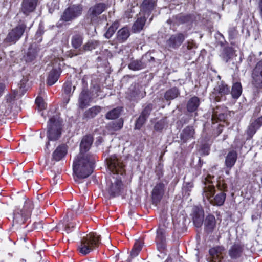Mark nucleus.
<instances>
[{
    "instance_id": "obj_23",
    "label": "nucleus",
    "mask_w": 262,
    "mask_h": 262,
    "mask_svg": "<svg viewBox=\"0 0 262 262\" xmlns=\"http://www.w3.org/2000/svg\"><path fill=\"white\" fill-rule=\"evenodd\" d=\"M39 51V48L36 44L33 43L31 45L28 49L26 56H25L26 61H32L37 56Z\"/></svg>"
},
{
    "instance_id": "obj_35",
    "label": "nucleus",
    "mask_w": 262,
    "mask_h": 262,
    "mask_svg": "<svg viewBox=\"0 0 262 262\" xmlns=\"http://www.w3.org/2000/svg\"><path fill=\"white\" fill-rule=\"evenodd\" d=\"M165 192V186L164 184L159 183L154 188L152 194V196H162Z\"/></svg>"
},
{
    "instance_id": "obj_56",
    "label": "nucleus",
    "mask_w": 262,
    "mask_h": 262,
    "mask_svg": "<svg viewBox=\"0 0 262 262\" xmlns=\"http://www.w3.org/2000/svg\"><path fill=\"white\" fill-rule=\"evenodd\" d=\"M257 128H259L262 125V116L257 119L253 122Z\"/></svg>"
},
{
    "instance_id": "obj_15",
    "label": "nucleus",
    "mask_w": 262,
    "mask_h": 262,
    "mask_svg": "<svg viewBox=\"0 0 262 262\" xmlns=\"http://www.w3.org/2000/svg\"><path fill=\"white\" fill-rule=\"evenodd\" d=\"M225 249L222 246H216L211 248L209 251L210 258L208 259V262H221L223 258V252Z\"/></svg>"
},
{
    "instance_id": "obj_30",
    "label": "nucleus",
    "mask_w": 262,
    "mask_h": 262,
    "mask_svg": "<svg viewBox=\"0 0 262 262\" xmlns=\"http://www.w3.org/2000/svg\"><path fill=\"white\" fill-rule=\"evenodd\" d=\"M194 130L192 127H186L181 134V139L183 142H186L188 140L193 137Z\"/></svg>"
},
{
    "instance_id": "obj_60",
    "label": "nucleus",
    "mask_w": 262,
    "mask_h": 262,
    "mask_svg": "<svg viewBox=\"0 0 262 262\" xmlns=\"http://www.w3.org/2000/svg\"><path fill=\"white\" fill-rule=\"evenodd\" d=\"M145 205L146 207H151V206L152 205L151 201H150L149 199L145 198Z\"/></svg>"
},
{
    "instance_id": "obj_31",
    "label": "nucleus",
    "mask_w": 262,
    "mask_h": 262,
    "mask_svg": "<svg viewBox=\"0 0 262 262\" xmlns=\"http://www.w3.org/2000/svg\"><path fill=\"white\" fill-rule=\"evenodd\" d=\"M146 65L140 60H132L128 64V68L133 71H138L144 69Z\"/></svg>"
},
{
    "instance_id": "obj_58",
    "label": "nucleus",
    "mask_w": 262,
    "mask_h": 262,
    "mask_svg": "<svg viewBox=\"0 0 262 262\" xmlns=\"http://www.w3.org/2000/svg\"><path fill=\"white\" fill-rule=\"evenodd\" d=\"M74 226H73L72 223H67L65 227V231L67 232V233H69L71 232L72 230L71 228H73Z\"/></svg>"
},
{
    "instance_id": "obj_26",
    "label": "nucleus",
    "mask_w": 262,
    "mask_h": 262,
    "mask_svg": "<svg viewBox=\"0 0 262 262\" xmlns=\"http://www.w3.org/2000/svg\"><path fill=\"white\" fill-rule=\"evenodd\" d=\"M237 154L235 151L232 150L228 153L225 159V165L227 167H232L237 160Z\"/></svg>"
},
{
    "instance_id": "obj_47",
    "label": "nucleus",
    "mask_w": 262,
    "mask_h": 262,
    "mask_svg": "<svg viewBox=\"0 0 262 262\" xmlns=\"http://www.w3.org/2000/svg\"><path fill=\"white\" fill-rule=\"evenodd\" d=\"M225 119V115L223 113L218 114L217 112L216 111H213V114L212 116V121H214L215 119L219 120H222Z\"/></svg>"
},
{
    "instance_id": "obj_12",
    "label": "nucleus",
    "mask_w": 262,
    "mask_h": 262,
    "mask_svg": "<svg viewBox=\"0 0 262 262\" xmlns=\"http://www.w3.org/2000/svg\"><path fill=\"white\" fill-rule=\"evenodd\" d=\"M253 84L257 88H262V60L256 64L252 73Z\"/></svg>"
},
{
    "instance_id": "obj_43",
    "label": "nucleus",
    "mask_w": 262,
    "mask_h": 262,
    "mask_svg": "<svg viewBox=\"0 0 262 262\" xmlns=\"http://www.w3.org/2000/svg\"><path fill=\"white\" fill-rule=\"evenodd\" d=\"M192 185L191 183H187L182 188V193L183 196H188L190 195V191L192 188Z\"/></svg>"
},
{
    "instance_id": "obj_24",
    "label": "nucleus",
    "mask_w": 262,
    "mask_h": 262,
    "mask_svg": "<svg viewBox=\"0 0 262 262\" xmlns=\"http://www.w3.org/2000/svg\"><path fill=\"white\" fill-rule=\"evenodd\" d=\"M156 6V0H144L141 6L142 12L149 14Z\"/></svg>"
},
{
    "instance_id": "obj_27",
    "label": "nucleus",
    "mask_w": 262,
    "mask_h": 262,
    "mask_svg": "<svg viewBox=\"0 0 262 262\" xmlns=\"http://www.w3.org/2000/svg\"><path fill=\"white\" fill-rule=\"evenodd\" d=\"M60 69H54L50 71L48 78V84L49 85H53L57 80L60 74Z\"/></svg>"
},
{
    "instance_id": "obj_61",
    "label": "nucleus",
    "mask_w": 262,
    "mask_h": 262,
    "mask_svg": "<svg viewBox=\"0 0 262 262\" xmlns=\"http://www.w3.org/2000/svg\"><path fill=\"white\" fill-rule=\"evenodd\" d=\"M139 253V251H137V250H136L135 249H134L133 248V249H132V250L131 251L130 255L132 257H136L138 255Z\"/></svg>"
},
{
    "instance_id": "obj_41",
    "label": "nucleus",
    "mask_w": 262,
    "mask_h": 262,
    "mask_svg": "<svg viewBox=\"0 0 262 262\" xmlns=\"http://www.w3.org/2000/svg\"><path fill=\"white\" fill-rule=\"evenodd\" d=\"M118 27V23L117 22L114 23L108 29L104 36L106 38H111L114 34L116 30Z\"/></svg>"
},
{
    "instance_id": "obj_3",
    "label": "nucleus",
    "mask_w": 262,
    "mask_h": 262,
    "mask_svg": "<svg viewBox=\"0 0 262 262\" xmlns=\"http://www.w3.org/2000/svg\"><path fill=\"white\" fill-rule=\"evenodd\" d=\"M17 208L14 212V220L19 224L24 223L30 217L34 208L33 202L30 198H20Z\"/></svg>"
},
{
    "instance_id": "obj_54",
    "label": "nucleus",
    "mask_w": 262,
    "mask_h": 262,
    "mask_svg": "<svg viewBox=\"0 0 262 262\" xmlns=\"http://www.w3.org/2000/svg\"><path fill=\"white\" fill-rule=\"evenodd\" d=\"M143 247L142 243L140 241H136L134 244V248L139 252L141 251Z\"/></svg>"
},
{
    "instance_id": "obj_64",
    "label": "nucleus",
    "mask_w": 262,
    "mask_h": 262,
    "mask_svg": "<svg viewBox=\"0 0 262 262\" xmlns=\"http://www.w3.org/2000/svg\"><path fill=\"white\" fill-rule=\"evenodd\" d=\"M4 89L5 85L2 83H0V96L2 94Z\"/></svg>"
},
{
    "instance_id": "obj_36",
    "label": "nucleus",
    "mask_w": 262,
    "mask_h": 262,
    "mask_svg": "<svg viewBox=\"0 0 262 262\" xmlns=\"http://www.w3.org/2000/svg\"><path fill=\"white\" fill-rule=\"evenodd\" d=\"M72 84L71 82L67 81L63 85V91L64 95H66L67 98H66V103H68L70 100V97L72 95Z\"/></svg>"
},
{
    "instance_id": "obj_40",
    "label": "nucleus",
    "mask_w": 262,
    "mask_h": 262,
    "mask_svg": "<svg viewBox=\"0 0 262 262\" xmlns=\"http://www.w3.org/2000/svg\"><path fill=\"white\" fill-rule=\"evenodd\" d=\"M99 45V42L97 40H91L88 41L83 47V51H91L95 49Z\"/></svg>"
},
{
    "instance_id": "obj_5",
    "label": "nucleus",
    "mask_w": 262,
    "mask_h": 262,
    "mask_svg": "<svg viewBox=\"0 0 262 262\" xmlns=\"http://www.w3.org/2000/svg\"><path fill=\"white\" fill-rule=\"evenodd\" d=\"M62 126V121L59 117L53 116L49 119L47 131L49 141H56L60 137Z\"/></svg>"
},
{
    "instance_id": "obj_13",
    "label": "nucleus",
    "mask_w": 262,
    "mask_h": 262,
    "mask_svg": "<svg viewBox=\"0 0 262 262\" xmlns=\"http://www.w3.org/2000/svg\"><path fill=\"white\" fill-rule=\"evenodd\" d=\"M93 143V138L91 136H85L82 138L80 144V153L77 156L79 157H85L86 155H91L86 153L90 149Z\"/></svg>"
},
{
    "instance_id": "obj_1",
    "label": "nucleus",
    "mask_w": 262,
    "mask_h": 262,
    "mask_svg": "<svg viewBox=\"0 0 262 262\" xmlns=\"http://www.w3.org/2000/svg\"><path fill=\"white\" fill-rule=\"evenodd\" d=\"M107 165L114 176L107 184L106 191L112 196L124 195L125 186L121 181V176L124 172V165L115 156L107 159Z\"/></svg>"
},
{
    "instance_id": "obj_59",
    "label": "nucleus",
    "mask_w": 262,
    "mask_h": 262,
    "mask_svg": "<svg viewBox=\"0 0 262 262\" xmlns=\"http://www.w3.org/2000/svg\"><path fill=\"white\" fill-rule=\"evenodd\" d=\"M155 129L157 130H161L163 126V125L161 123H159V122H157L155 125Z\"/></svg>"
},
{
    "instance_id": "obj_25",
    "label": "nucleus",
    "mask_w": 262,
    "mask_h": 262,
    "mask_svg": "<svg viewBox=\"0 0 262 262\" xmlns=\"http://www.w3.org/2000/svg\"><path fill=\"white\" fill-rule=\"evenodd\" d=\"M130 36V31L127 27H123L117 33V41L120 43L125 41Z\"/></svg>"
},
{
    "instance_id": "obj_32",
    "label": "nucleus",
    "mask_w": 262,
    "mask_h": 262,
    "mask_svg": "<svg viewBox=\"0 0 262 262\" xmlns=\"http://www.w3.org/2000/svg\"><path fill=\"white\" fill-rule=\"evenodd\" d=\"M180 95L178 88L173 87L167 90L164 95V98L166 100H171L175 99Z\"/></svg>"
},
{
    "instance_id": "obj_57",
    "label": "nucleus",
    "mask_w": 262,
    "mask_h": 262,
    "mask_svg": "<svg viewBox=\"0 0 262 262\" xmlns=\"http://www.w3.org/2000/svg\"><path fill=\"white\" fill-rule=\"evenodd\" d=\"M232 53L231 52H226L225 53V54L223 57L224 58V60L226 62H227L231 58V56H232Z\"/></svg>"
},
{
    "instance_id": "obj_6",
    "label": "nucleus",
    "mask_w": 262,
    "mask_h": 262,
    "mask_svg": "<svg viewBox=\"0 0 262 262\" xmlns=\"http://www.w3.org/2000/svg\"><path fill=\"white\" fill-rule=\"evenodd\" d=\"M82 11L81 5H74L67 8L63 13L61 20L64 21H71L81 15Z\"/></svg>"
},
{
    "instance_id": "obj_50",
    "label": "nucleus",
    "mask_w": 262,
    "mask_h": 262,
    "mask_svg": "<svg viewBox=\"0 0 262 262\" xmlns=\"http://www.w3.org/2000/svg\"><path fill=\"white\" fill-rule=\"evenodd\" d=\"M43 32L41 29H39L35 35V40L37 42H40L42 40V34Z\"/></svg>"
},
{
    "instance_id": "obj_63",
    "label": "nucleus",
    "mask_w": 262,
    "mask_h": 262,
    "mask_svg": "<svg viewBox=\"0 0 262 262\" xmlns=\"http://www.w3.org/2000/svg\"><path fill=\"white\" fill-rule=\"evenodd\" d=\"M187 48L188 49H191L193 48L194 43L193 41H188L187 42Z\"/></svg>"
},
{
    "instance_id": "obj_29",
    "label": "nucleus",
    "mask_w": 262,
    "mask_h": 262,
    "mask_svg": "<svg viewBox=\"0 0 262 262\" xmlns=\"http://www.w3.org/2000/svg\"><path fill=\"white\" fill-rule=\"evenodd\" d=\"M200 105V99L198 97L194 96L188 101L187 105V110L190 112L195 111Z\"/></svg>"
},
{
    "instance_id": "obj_39",
    "label": "nucleus",
    "mask_w": 262,
    "mask_h": 262,
    "mask_svg": "<svg viewBox=\"0 0 262 262\" xmlns=\"http://www.w3.org/2000/svg\"><path fill=\"white\" fill-rule=\"evenodd\" d=\"M121 112V107H117L109 111L106 115V118L107 119H115L118 118Z\"/></svg>"
},
{
    "instance_id": "obj_33",
    "label": "nucleus",
    "mask_w": 262,
    "mask_h": 262,
    "mask_svg": "<svg viewBox=\"0 0 262 262\" xmlns=\"http://www.w3.org/2000/svg\"><path fill=\"white\" fill-rule=\"evenodd\" d=\"M146 21L145 16L138 18L132 26L134 32H138L142 30Z\"/></svg>"
},
{
    "instance_id": "obj_10",
    "label": "nucleus",
    "mask_w": 262,
    "mask_h": 262,
    "mask_svg": "<svg viewBox=\"0 0 262 262\" xmlns=\"http://www.w3.org/2000/svg\"><path fill=\"white\" fill-rule=\"evenodd\" d=\"M193 222L195 227H200L203 222L204 218V211L200 206H194L192 209L191 213Z\"/></svg>"
},
{
    "instance_id": "obj_48",
    "label": "nucleus",
    "mask_w": 262,
    "mask_h": 262,
    "mask_svg": "<svg viewBox=\"0 0 262 262\" xmlns=\"http://www.w3.org/2000/svg\"><path fill=\"white\" fill-rule=\"evenodd\" d=\"M258 129V128H256V126H255V124L252 123L251 125L249 126L247 133L249 135L252 136L255 133L256 131Z\"/></svg>"
},
{
    "instance_id": "obj_22",
    "label": "nucleus",
    "mask_w": 262,
    "mask_h": 262,
    "mask_svg": "<svg viewBox=\"0 0 262 262\" xmlns=\"http://www.w3.org/2000/svg\"><path fill=\"white\" fill-rule=\"evenodd\" d=\"M216 226V220L214 215L209 214L204 220L205 230L208 233L212 232Z\"/></svg>"
},
{
    "instance_id": "obj_18",
    "label": "nucleus",
    "mask_w": 262,
    "mask_h": 262,
    "mask_svg": "<svg viewBox=\"0 0 262 262\" xmlns=\"http://www.w3.org/2000/svg\"><path fill=\"white\" fill-rule=\"evenodd\" d=\"M92 101L89 92L87 90H83L79 95L78 103L80 108L83 109L88 105Z\"/></svg>"
},
{
    "instance_id": "obj_45",
    "label": "nucleus",
    "mask_w": 262,
    "mask_h": 262,
    "mask_svg": "<svg viewBox=\"0 0 262 262\" xmlns=\"http://www.w3.org/2000/svg\"><path fill=\"white\" fill-rule=\"evenodd\" d=\"M140 200L139 198H130L129 204L132 207H137L140 204Z\"/></svg>"
},
{
    "instance_id": "obj_62",
    "label": "nucleus",
    "mask_w": 262,
    "mask_h": 262,
    "mask_svg": "<svg viewBox=\"0 0 262 262\" xmlns=\"http://www.w3.org/2000/svg\"><path fill=\"white\" fill-rule=\"evenodd\" d=\"M72 219V214L69 212H68L67 214L66 217L64 218V222H66L67 223L69 222V221Z\"/></svg>"
},
{
    "instance_id": "obj_55",
    "label": "nucleus",
    "mask_w": 262,
    "mask_h": 262,
    "mask_svg": "<svg viewBox=\"0 0 262 262\" xmlns=\"http://www.w3.org/2000/svg\"><path fill=\"white\" fill-rule=\"evenodd\" d=\"M237 31L235 27L230 28L228 31L229 35L232 38H233L234 37Z\"/></svg>"
},
{
    "instance_id": "obj_11",
    "label": "nucleus",
    "mask_w": 262,
    "mask_h": 262,
    "mask_svg": "<svg viewBox=\"0 0 262 262\" xmlns=\"http://www.w3.org/2000/svg\"><path fill=\"white\" fill-rule=\"evenodd\" d=\"M166 228L164 225L159 226L157 230L156 242L159 250L164 249L166 246Z\"/></svg>"
},
{
    "instance_id": "obj_7",
    "label": "nucleus",
    "mask_w": 262,
    "mask_h": 262,
    "mask_svg": "<svg viewBox=\"0 0 262 262\" xmlns=\"http://www.w3.org/2000/svg\"><path fill=\"white\" fill-rule=\"evenodd\" d=\"M26 28V25L19 24L9 32L5 41L10 43H15L21 37Z\"/></svg>"
},
{
    "instance_id": "obj_2",
    "label": "nucleus",
    "mask_w": 262,
    "mask_h": 262,
    "mask_svg": "<svg viewBox=\"0 0 262 262\" xmlns=\"http://www.w3.org/2000/svg\"><path fill=\"white\" fill-rule=\"evenodd\" d=\"M96 158L94 155H86L85 157L77 156L73 162V171L79 178L89 177L93 172Z\"/></svg>"
},
{
    "instance_id": "obj_49",
    "label": "nucleus",
    "mask_w": 262,
    "mask_h": 262,
    "mask_svg": "<svg viewBox=\"0 0 262 262\" xmlns=\"http://www.w3.org/2000/svg\"><path fill=\"white\" fill-rule=\"evenodd\" d=\"M180 23H185L188 21L190 17L188 15H179L176 16Z\"/></svg>"
},
{
    "instance_id": "obj_28",
    "label": "nucleus",
    "mask_w": 262,
    "mask_h": 262,
    "mask_svg": "<svg viewBox=\"0 0 262 262\" xmlns=\"http://www.w3.org/2000/svg\"><path fill=\"white\" fill-rule=\"evenodd\" d=\"M101 111V107L99 106H94L86 110L83 114L85 118H93L98 115Z\"/></svg>"
},
{
    "instance_id": "obj_16",
    "label": "nucleus",
    "mask_w": 262,
    "mask_h": 262,
    "mask_svg": "<svg viewBox=\"0 0 262 262\" xmlns=\"http://www.w3.org/2000/svg\"><path fill=\"white\" fill-rule=\"evenodd\" d=\"M213 176L209 174L205 179L204 181L205 186L204 187V192L203 195L205 196H213L214 194L215 188L214 185H211L213 183L212 179Z\"/></svg>"
},
{
    "instance_id": "obj_19",
    "label": "nucleus",
    "mask_w": 262,
    "mask_h": 262,
    "mask_svg": "<svg viewBox=\"0 0 262 262\" xmlns=\"http://www.w3.org/2000/svg\"><path fill=\"white\" fill-rule=\"evenodd\" d=\"M38 0H23L21 10L26 15L33 12L36 8Z\"/></svg>"
},
{
    "instance_id": "obj_38",
    "label": "nucleus",
    "mask_w": 262,
    "mask_h": 262,
    "mask_svg": "<svg viewBox=\"0 0 262 262\" xmlns=\"http://www.w3.org/2000/svg\"><path fill=\"white\" fill-rule=\"evenodd\" d=\"M225 198H206V200H203L205 203L207 201L210 204L215 206H221L225 202Z\"/></svg>"
},
{
    "instance_id": "obj_34",
    "label": "nucleus",
    "mask_w": 262,
    "mask_h": 262,
    "mask_svg": "<svg viewBox=\"0 0 262 262\" xmlns=\"http://www.w3.org/2000/svg\"><path fill=\"white\" fill-rule=\"evenodd\" d=\"M83 36L80 34H74L71 39V43L72 47L75 49H78L82 44Z\"/></svg>"
},
{
    "instance_id": "obj_21",
    "label": "nucleus",
    "mask_w": 262,
    "mask_h": 262,
    "mask_svg": "<svg viewBox=\"0 0 262 262\" xmlns=\"http://www.w3.org/2000/svg\"><path fill=\"white\" fill-rule=\"evenodd\" d=\"M67 153V146L62 144L58 146L52 154V159L56 161L61 160Z\"/></svg>"
},
{
    "instance_id": "obj_42",
    "label": "nucleus",
    "mask_w": 262,
    "mask_h": 262,
    "mask_svg": "<svg viewBox=\"0 0 262 262\" xmlns=\"http://www.w3.org/2000/svg\"><path fill=\"white\" fill-rule=\"evenodd\" d=\"M123 125V121L121 119H119L115 122H113L109 124L110 128L115 131L120 130Z\"/></svg>"
},
{
    "instance_id": "obj_8",
    "label": "nucleus",
    "mask_w": 262,
    "mask_h": 262,
    "mask_svg": "<svg viewBox=\"0 0 262 262\" xmlns=\"http://www.w3.org/2000/svg\"><path fill=\"white\" fill-rule=\"evenodd\" d=\"M186 37V34L182 33H179L171 35L166 41V47L168 49L178 48L182 45Z\"/></svg>"
},
{
    "instance_id": "obj_37",
    "label": "nucleus",
    "mask_w": 262,
    "mask_h": 262,
    "mask_svg": "<svg viewBox=\"0 0 262 262\" xmlns=\"http://www.w3.org/2000/svg\"><path fill=\"white\" fill-rule=\"evenodd\" d=\"M242 92V85L240 83L236 82L233 84L231 94L234 98H238Z\"/></svg>"
},
{
    "instance_id": "obj_14",
    "label": "nucleus",
    "mask_w": 262,
    "mask_h": 262,
    "mask_svg": "<svg viewBox=\"0 0 262 262\" xmlns=\"http://www.w3.org/2000/svg\"><path fill=\"white\" fill-rule=\"evenodd\" d=\"M230 92V89L227 84L223 81L217 82L216 86L214 88L213 94L215 96L216 101L221 100L220 97L228 94Z\"/></svg>"
},
{
    "instance_id": "obj_46",
    "label": "nucleus",
    "mask_w": 262,
    "mask_h": 262,
    "mask_svg": "<svg viewBox=\"0 0 262 262\" xmlns=\"http://www.w3.org/2000/svg\"><path fill=\"white\" fill-rule=\"evenodd\" d=\"M146 120V118H145V117H143V116H140L137 119L136 125H135V128L136 129H140L142 125L144 124L145 120Z\"/></svg>"
},
{
    "instance_id": "obj_20",
    "label": "nucleus",
    "mask_w": 262,
    "mask_h": 262,
    "mask_svg": "<svg viewBox=\"0 0 262 262\" xmlns=\"http://www.w3.org/2000/svg\"><path fill=\"white\" fill-rule=\"evenodd\" d=\"M128 98L131 100H136L143 98L145 95V92L141 91L139 86H132L129 89Z\"/></svg>"
},
{
    "instance_id": "obj_53",
    "label": "nucleus",
    "mask_w": 262,
    "mask_h": 262,
    "mask_svg": "<svg viewBox=\"0 0 262 262\" xmlns=\"http://www.w3.org/2000/svg\"><path fill=\"white\" fill-rule=\"evenodd\" d=\"M35 102L40 109L45 108V104L41 98H37L36 99Z\"/></svg>"
},
{
    "instance_id": "obj_9",
    "label": "nucleus",
    "mask_w": 262,
    "mask_h": 262,
    "mask_svg": "<svg viewBox=\"0 0 262 262\" xmlns=\"http://www.w3.org/2000/svg\"><path fill=\"white\" fill-rule=\"evenodd\" d=\"M106 5L103 3H99L90 8L88 12V16L92 23H96L99 16L105 10Z\"/></svg>"
},
{
    "instance_id": "obj_52",
    "label": "nucleus",
    "mask_w": 262,
    "mask_h": 262,
    "mask_svg": "<svg viewBox=\"0 0 262 262\" xmlns=\"http://www.w3.org/2000/svg\"><path fill=\"white\" fill-rule=\"evenodd\" d=\"M149 199L150 201H151L152 204L154 207L157 206L160 204L161 201V198H147Z\"/></svg>"
},
{
    "instance_id": "obj_17",
    "label": "nucleus",
    "mask_w": 262,
    "mask_h": 262,
    "mask_svg": "<svg viewBox=\"0 0 262 262\" xmlns=\"http://www.w3.org/2000/svg\"><path fill=\"white\" fill-rule=\"evenodd\" d=\"M243 252V246L240 244H235L231 246L229 249L228 254L231 259L235 260L240 258L242 256Z\"/></svg>"
},
{
    "instance_id": "obj_44",
    "label": "nucleus",
    "mask_w": 262,
    "mask_h": 262,
    "mask_svg": "<svg viewBox=\"0 0 262 262\" xmlns=\"http://www.w3.org/2000/svg\"><path fill=\"white\" fill-rule=\"evenodd\" d=\"M152 108V104H148L145 107V108L143 110L141 115L143 116V117H145V118L147 119V118L148 117V116L149 115V114L151 112Z\"/></svg>"
},
{
    "instance_id": "obj_51",
    "label": "nucleus",
    "mask_w": 262,
    "mask_h": 262,
    "mask_svg": "<svg viewBox=\"0 0 262 262\" xmlns=\"http://www.w3.org/2000/svg\"><path fill=\"white\" fill-rule=\"evenodd\" d=\"M20 174L25 179H29L32 176L33 173L32 171H20Z\"/></svg>"
},
{
    "instance_id": "obj_4",
    "label": "nucleus",
    "mask_w": 262,
    "mask_h": 262,
    "mask_svg": "<svg viewBox=\"0 0 262 262\" xmlns=\"http://www.w3.org/2000/svg\"><path fill=\"white\" fill-rule=\"evenodd\" d=\"M100 243V235L95 232H90L81 237L78 246L79 252L86 255L97 248Z\"/></svg>"
}]
</instances>
